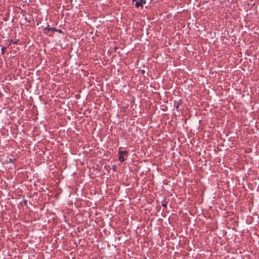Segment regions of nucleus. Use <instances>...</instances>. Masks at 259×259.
Returning a JSON list of instances; mask_svg holds the SVG:
<instances>
[{
  "label": "nucleus",
  "instance_id": "1",
  "mask_svg": "<svg viewBox=\"0 0 259 259\" xmlns=\"http://www.w3.org/2000/svg\"><path fill=\"white\" fill-rule=\"evenodd\" d=\"M128 153V152L126 150L124 151H119V158L118 160L120 162H122L124 161V159L123 158V155Z\"/></svg>",
  "mask_w": 259,
  "mask_h": 259
},
{
  "label": "nucleus",
  "instance_id": "2",
  "mask_svg": "<svg viewBox=\"0 0 259 259\" xmlns=\"http://www.w3.org/2000/svg\"><path fill=\"white\" fill-rule=\"evenodd\" d=\"M144 4H143L141 1H136V4H135V6L136 8H139L140 7H141L142 8L143 7V5Z\"/></svg>",
  "mask_w": 259,
  "mask_h": 259
},
{
  "label": "nucleus",
  "instance_id": "3",
  "mask_svg": "<svg viewBox=\"0 0 259 259\" xmlns=\"http://www.w3.org/2000/svg\"><path fill=\"white\" fill-rule=\"evenodd\" d=\"M51 28L49 27V26L45 27L43 30V32L45 34L49 33V31L51 30Z\"/></svg>",
  "mask_w": 259,
  "mask_h": 259
},
{
  "label": "nucleus",
  "instance_id": "4",
  "mask_svg": "<svg viewBox=\"0 0 259 259\" xmlns=\"http://www.w3.org/2000/svg\"><path fill=\"white\" fill-rule=\"evenodd\" d=\"M51 31H53V32H58L60 33H61V34H63V32L61 30V29H56L55 28H51Z\"/></svg>",
  "mask_w": 259,
  "mask_h": 259
},
{
  "label": "nucleus",
  "instance_id": "5",
  "mask_svg": "<svg viewBox=\"0 0 259 259\" xmlns=\"http://www.w3.org/2000/svg\"><path fill=\"white\" fill-rule=\"evenodd\" d=\"M9 41H10L9 45H11V42H13L14 44H17L18 43L19 39H17V40H15V41H13L12 39H11V40H9Z\"/></svg>",
  "mask_w": 259,
  "mask_h": 259
},
{
  "label": "nucleus",
  "instance_id": "6",
  "mask_svg": "<svg viewBox=\"0 0 259 259\" xmlns=\"http://www.w3.org/2000/svg\"><path fill=\"white\" fill-rule=\"evenodd\" d=\"M6 52V48L3 47L1 50V53L2 54H4Z\"/></svg>",
  "mask_w": 259,
  "mask_h": 259
},
{
  "label": "nucleus",
  "instance_id": "7",
  "mask_svg": "<svg viewBox=\"0 0 259 259\" xmlns=\"http://www.w3.org/2000/svg\"><path fill=\"white\" fill-rule=\"evenodd\" d=\"M162 206L164 207H166V204L165 201L162 202Z\"/></svg>",
  "mask_w": 259,
  "mask_h": 259
},
{
  "label": "nucleus",
  "instance_id": "8",
  "mask_svg": "<svg viewBox=\"0 0 259 259\" xmlns=\"http://www.w3.org/2000/svg\"><path fill=\"white\" fill-rule=\"evenodd\" d=\"M139 1H141V2H142L143 4H145L146 3V0H139Z\"/></svg>",
  "mask_w": 259,
  "mask_h": 259
},
{
  "label": "nucleus",
  "instance_id": "9",
  "mask_svg": "<svg viewBox=\"0 0 259 259\" xmlns=\"http://www.w3.org/2000/svg\"><path fill=\"white\" fill-rule=\"evenodd\" d=\"M141 72L143 74H144L145 73V71L144 70H142Z\"/></svg>",
  "mask_w": 259,
  "mask_h": 259
},
{
  "label": "nucleus",
  "instance_id": "10",
  "mask_svg": "<svg viewBox=\"0 0 259 259\" xmlns=\"http://www.w3.org/2000/svg\"><path fill=\"white\" fill-rule=\"evenodd\" d=\"M133 2L137 1V0H132Z\"/></svg>",
  "mask_w": 259,
  "mask_h": 259
}]
</instances>
